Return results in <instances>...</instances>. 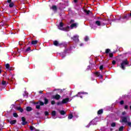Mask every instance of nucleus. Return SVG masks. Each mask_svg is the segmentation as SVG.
I'll use <instances>...</instances> for the list:
<instances>
[{
    "label": "nucleus",
    "instance_id": "a19ab883",
    "mask_svg": "<svg viewBox=\"0 0 131 131\" xmlns=\"http://www.w3.org/2000/svg\"><path fill=\"white\" fill-rule=\"evenodd\" d=\"M36 109H40V105H36Z\"/></svg>",
    "mask_w": 131,
    "mask_h": 131
},
{
    "label": "nucleus",
    "instance_id": "b1692460",
    "mask_svg": "<svg viewBox=\"0 0 131 131\" xmlns=\"http://www.w3.org/2000/svg\"><path fill=\"white\" fill-rule=\"evenodd\" d=\"M51 115L54 117L56 115V111H53L51 113Z\"/></svg>",
    "mask_w": 131,
    "mask_h": 131
},
{
    "label": "nucleus",
    "instance_id": "8fccbe9b",
    "mask_svg": "<svg viewBox=\"0 0 131 131\" xmlns=\"http://www.w3.org/2000/svg\"><path fill=\"white\" fill-rule=\"evenodd\" d=\"M19 46H22V45H23V43L21 41H19Z\"/></svg>",
    "mask_w": 131,
    "mask_h": 131
},
{
    "label": "nucleus",
    "instance_id": "f704fd0d",
    "mask_svg": "<svg viewBox=\"0 0 131 131\" xmlns=\"http://www.w3.org/2000/svg\"><path fill=\"white\" fill-rule=\"evenodd\" d=\"M37 42H38V40H34L33 41V45H37Z\"/></svg>",
    "mask_w": 131,
    "mask_h": 131
},
{
    "label": "nucleus",
    "instance_id": "c756f323",
    "mask_svg": "<svg viewBox=\"0 0 131 131\" xmlns=\"http://www.w3.org/2000/svg\"><path fill=\"white\" fill-rule=\"evenodd\" d=\"M43 105H45V103L41 101H39V105L43 106Z\"/></svg>",
    "mask_w": 131,
    "mask_h": 131
},
{
    "label": "nucleus",
    "instance_id": "2f4dec72",
    "mask_svg": "<svg viewBox=\"0 0 131 131\" xmlns=\"http://www.w3.org/2000/svg\"><path fill=\"white\" fill-rule=\"evenodd\" d=\"M80 94H82V95H85V94L88 95V93H86V92H79V93H78V95H79Z\"/></svg>",
    "mask_w": 131,
    "mask_h": 131
},
{
    "label": "nucleus",
    "instance_id": "f257e3e1",
    "mask_svg": "<svg viewBox=\"0 0 131 131\" xmlns=\"http://www.w3.org/2000/svg\"><path fill=\"white\" fill-rule=\"evenodd\" d=\"M64 26V24L62 22L59 23V25L58 26V29L60 30H62V31H69V29H70V27L67 26L66 28H62Z\"/></svg>",
    "mask_w": 131,
    "mask_h": 131
},
{
    "label": "nucleus",
    "instance_id": "39448f33",
    "mask_svg": "<svg viewBox=\"0 0 131 131\" xmlns=\"http://www.w3.org/2000/svg\"><path fill=\"white\" fill-rule=\"evenodd\" d=\"M75 42H78L79 41V39H78V36H74L73 37L71 38Z\"/></svg>",
    "mask_w": 131,
    "mask_h": 131
},
{
    "label": "nucleus",
    "instance_id": "774afa93",
    "mask_svg": "<svg viewBox=\"0 0 131 131\" xmlns=\"http://www.w3.org/2000/svg\"><path fill=\"white\" fill-rule=\"evenodd\" d=\"M36 104H38V102H36Z\"/></svg>",
    "mask_w": 131,
    "mask_h": 131
},
{
    "label": "nucleus",
    "instance_id": "680f3d73",
    "mask_svg": "<svg viewBox=\"0 0 131 131\" xmlns=\"http://www.w3.org/2000/svg\"><path fill=\"white\" fill-rule=\"evenodd\" d=\"M1 73H2V70L1 69H0V74H1Z\"/></svg>",
    "mask_w": 131,
    "mask_h": 131
},
{
    "label": "nucleus",
    "instance_id": "c03bdc74",
    "mask_svg": "<svg viewBox=\"0 0 131 131\" xmlns=\"http://www.w3.org/2000/svg\"><path fill=\"white\" fill-rule=\"evenodd\" d=\"M112 64L113 65H115V64H116V61L115 60H113L112 61Z\"/></svg>",
    "mask_w": 131,
    "mask_h": 131
},
{
    "label": "nucleus",
    "instance_id": "bb28decb",
    "mask_svg": "<svg viewBox=\"0 0 131 131\" xmlns=\"http://www.w3.org/2000/svg\"><path fill=\"white\" fill-rule=\"evenodd\" d=\"M111 126L112 127H115V126H116V123L115 122H113L112 124H111Z\"/></svg>",
    "mask_w": 131,
    "mask_h": 131
},
{
    "label": "nucleus",
    "instance_id": "f3484780",
    "mask_svg": "<svg viewBox=\"0 0 131 131\" xmlns=\"http://www.w3.org/2000/svg\"><path fill=\"white\" fill-rule=\"evenodd\" d=\"M44 104H45V105H48V104H49V99L46 97L44 98Z\"/></svg>",
    "mask_w": 131,
    "mask_h": 131
},
{
    "label": "nucleus",
    "instance_id": "4be33fe9",
    "mask_svg": "<svg viewBox=\"0 0 131 131\" xmlns=\"http://www.w3.org/2000/svg\"><path fill=\"white\" fill-rule=\"evenodd\" d=\"M97 114L98 115H100L101 114H103V109H101V110H99L98 112H97Z\"/></svg>",
    "mask_w": 131,
    "mask_h": 131
},
{
    "label": "nucleus",
    "instance_id": "09e8293b",
    "mask_svg": "<svg viewBox=\"0 0 131 131\" xmlns=\"http://www.w3.org/2000/svg\"><path fill=\"white\" fill-rule=\"evenodd\" d=\"M73 22H74V20L71 19V21H70V23H73Z\"/></svg>",
    "mask_w": 131,
    "mask_h": 131
},
{
    "label": "nucleus",
    "instance_id": "72a5a7b5",
    "mask_svg": "<svg viewBox=\"0 0 131 131\" xmlns=\"http://www.w3.org/2000/svg\"><path fill=\"white\" fill-rule=\"evenodd\" d=\"M109 57H110V58H113V53H109Z\"/></svg>",
    "mask_w": 131,
    "mask_h": 131
},
{
    "label": "nucleus",
    "instance_id": "a18cd8bd",
    "mask_svg": "<svg viewBox=\"0 0 131 131\" xmlns=\"http://www.w3.org/2000/svg\"><path fill=\"white\" fill-rule=\"evenodd\" d=\"M30 129L31 130H33V126H30Z\"/></svg>",
    "mask_w": 131,
    "mask_h": 131
},
{
    "label": "nucleus",
    "instance_id": "ea45409f",
    "mask_svg": "<svg viewBox=\"0 0 131 131\" xmlns=\"http://www.w3.org/2000/svg\"><path fill=\"white\" fill-rule=\"evenodd\" d=\"M55 104H56V101H55L54 100L51 101V104L52 105H55Z\"/></svg>",
    "mask_w": 131,
    "mask_h": 131
},
{
    "label": "nucleus",
    "instance_id": "5701e85b",
    "mask_svg": "<svg viewBox=\"0 0 131 131\" xmlns=\"http://www.w3.org/2000/svg\"><path fill=\"white\" fill-rule=\"evenodd\" d=\"M52 10H53V11H57V6H55V5L52 6Z\"/></svg>",
    "mask_w": 131,
    "mask_h": 131
},
{
    "label": "nucleus",
    "instance_id": "dca6fc26",
    "mask_svg": "<svg viewBox=\"0 0 131 131\" xmlns=\"http://www.w3.org/2000/svg\"><path fill=\"white\" fill-rule=\"evenodd\" d=\"M26 53H30L31 52V47H28L25 50Z\"/></svg>",
    "mask_w": 131,
    "mask_h": 131
},
{
    "label": "nucleus",
    "instance_id": "7c9ffc66",
    "mask_svg": "<svg viewBox=\"0 0 131 131\" xmlns=\"http://www.w3.org/2000/svg\"><path fill=\"white\" fill-rule=\"evenodd\" d=\"M124 127H123V126H121V127H120L119 128V131H123Z\"/></svg>",
    "mask_w": 131,
    "mask_h": 131
},
{
    "label": "nucleus",
    "instance_id": "5fc2aeb1",
    "mask_svg": "<svg viewBox=\"0 0 131 131\" xmlns=\"http://www.w3.org/2000/svg\"><path fill=\"white\" fill-rule=\"evenodd\" d=\"M74 3H75V4H76V3H77V0H74Z\"/></svg>",
    "mask_w": 131,
    "mask_h": 131
},
{
    "label": "nucleus",
    "instance_id": "e433bc0d",
    "mask_svg": "<svg viewBox=\"0 0 131 131\" xmlns=\"http://www.w3.org/2000/svg\"><path fill=\"white\" fill-rule=\"evenodd\" d=\"M103 68H104V66L103 65H101L99 67L100 70H103Z\"/></svg>",
    "mask_w": 131,
    "mask_h": 131
},
{
    "label": "nucleus",
    "instance_id": "412c9836",
    "mask_svg": "<svg viewBox=\"0 0 131 131\" xmlns=\"http://www.w3.org/2000/svg\"><path fill=\"white\" fill-rule=\"evenodd\" d=\"M121 19H126V20H128V18H127V15H122L121 17Z\"/></svg>",
    "mask_w": 131,
    "mask_h": 131
},
{
    "label": "nucleus",
    "instance_id": "aec40b11",
    "mask_svg": "<svg viewBox=\"0 0 131 131\" xmlns=\"http://www.w3.org/2000/svg\"><path fill=\"white\" fill-rule=\"evenodd\" d=\"M59 113L61 115H65V114H66V112H65V111H59Z\"/></svg>",
    "mask_w": 131,
    "mask_h": 131
},
{
    "label": "nucleus",
    "instance_id": "13d9d810",
    "mask_svg": "<svg viewBox=\"0 0 131 131\" xmlns=\"http://www.w3.org/2000/svg\"><path fill=\"white\" fill-rule=\"evenodd\" d=\"M31 45H33V40H32L31 41Z\"/></svg>",
    "mask_w": 131,
    "mask_h": 131
},
{
    "label": "nucleus",
    "instance_id": "f8f14e48",
    "mask_svg": "<svg viewBox=\"0 0 131 131\" xmlns=\"http://www.w3.org/2000/svg\"><path fill=\"white\" fill-rule=\"evenodd\" d=\"M16 110H17L19 112H21V113H23V112H24V110H23V108H22V107H21L20 106L17 107L16 108Z\"/></svg>",
    "mask_w": 131,
    "mask_h": 131
},
{
    "label": "nucleus",
    "instance_id": "20e7f679",
    "mask_svg": "<svg viewBox=\"0 0 131 131\" xmlns=\"http://www.w3.org/2000/svg\"><path fill=\"white\" fill-rule=\"evenodd\" d=\"M21 124L22 125H26L28 123V122L26 121V118L24 117H21Z\"/></svg>",
    "mask_w": 131,
    "mask_h": 131
},
{
    "label": "nucleus",
    "instance_id": "1a4fd4ad",
    "mask_svg": "<svg viewBox=\"0 0 131 131\" xmlns=\"http://www.w3.org/2000/svg\"><path fill=\"white\" fill-rule=\"evenodd\" d=\"M69 102V98H64L62 100V104H66Z\"/></svg>",
    "mask_w": 131,
    "mask_h": 131
},
{
    "label": "nucleus",
    "instance_id": "4c0bfd02",
    "mask_svg": "<svg viewBox=\"0 0 131 131\" xmlns=\"http://www.w3.org/2000/svg\"><path fill=\"white\" fill-rule=\"evenodd\" d=\"M62 104H63V103H62V101H59L57 103V105H58V106L60 105H62Z\"/></svg>",
    "mask_w": 131,
    "mask_h": 131
},
{
    "label": "nucleus",
    "instance_id": "0eeeda50",
    "mask_svg": "<svg viewBox=\"0 0 131 131\" xmlns=\"http://www.w3.org/2000/svg\"><path fill=\"white\" fill-rule=\"evenodd\" d=\"M5 67H6V69H7V70H9V71H12V70H13L12 68L10 67V64H9V63H7L5 65Z\"/></svg>",
    "mask_w": 131,
    "mask_h": 131
},
{
    "label": "nucleus",
    "instance_id": "864d4df0",
    "mask_svg": "<svg viewBox=\"0 0 131 131\" xmlns=\"http://www.w3.org/2000/svg\"><path fill=\"white\" fill-rule=\"evenodd\" d=\"M128 17H131V11L129 14H128Z\"/></svg>",
    "mask_w": 131,
    "mask_h": 131
},
{
    "label": "nucleus",
    "instance_id": "c9c22d12",
    "mask_svg": "<svg viewBox=\"0 0 131 131\" xmlns=\"http://www.w3.org/2000/svg\"><path fill=\"white\" fill-rule=\"evenodd\" d=\"M90 39V38H89L88 36H86L84 38V40L85 41H88V40H89Z\"/></svg>",
    "mask_w": 131,
    "mask_h": 131
},
{
    "label": "nucleus",
    "instance_id": "37998d69",
    "mask_svg": "<svg viewBox=\"0 0 131 131\" xmlns=\"http://www.w3.org/2000/svg\"><path fill=\"white\" fill-rule=\"evenodd\" d=\"M124 109H125L126 110H127V109H128V105H125Z\"/></svg>",
    "mask_w": 131,
    "mask_h": 131
},
{
    "label": "nucleus",
    "instance_id": "a878e982",
    "mask_svg": "<svg viewBox=\"0 0 131 131\" xmlns=\"http://www.w3.org/2000/svg\"><path fill=\"white\" fill-rule=\"evenodd\" d=\"M73 118V115L72 114L69 115L68 116L69 119H72Z\"/></svg>",
    "mask_w": 131,
    "mask_h": 131
},
{
    "label": "nucleus",
    "instance_id": "603ef678",
    "mask_svg": "<svg viewBox=\"0 0 131 131\" xmlns=\"http://www.w3.org/2000/svg\"><path fill=\"white\" fill-rule=\"evenodd\" d=\"M39 94H42V91H39Z\"/></svg>",
    "mask_w": 131,
    "mask_h": 131
},
{
    "label": "nucleus",
    "instance_id": "2eb2a0df",
    "mask_svg": "<svg viewBox=\"0 0 131 131\" xmlns=\"http://www.w3.org/2000/svg\"><path fill=\"white\" fill-rule=\"evenodd\" d=\"M84 12L85 13L86 15H90V14H92V11H91V10L84 9Z\"/></svg>",
    "mask_w": 131,
    "mask_h": 131
},
{
    "label": "nucleus",
    "instance_id": "ddd939ff",
    "mask_svg": "<svg viewBox=\"0 0 131 131\" xmlns=\"http://www.w3.org/2000/svg\"><path fill=\"white\" fill-rule=\"evenodd\" d=\"M77 25H78V24L74 23L71 25L70 27L71 29H73V28H76L77 27Z\"/></svg>",
    "mask_w": 131,
    "mask_h": 131
},
{
    "label": "nucleus",
    "instance_id": "e2e57ef3",
    "mask_svg": "<svg viewBox=\"0 0 131 131\" xmlns=\"http://www.w3.org/2000/svg\"><path fill=\"white\" fill-rule=\"evenodd\" d=\"M91 123H92V122H90V123H89V126H88V127L90 126V125H91Z\"/></svg>",
    "mask_w": 131,
    "mask_h": 131
},
{
    "label": "nucleus",
    "instance_id": "473e14b6",
    "mask_svg": "<svg viewBox=\"0 0 131 131\" xmlns=\"http://www.w3.org/2000/svg\"><path fill=\"white\" fill-rule=\"evenodd\" d=\"M45 116H48L49 115V112L46 111L44 113Z\"/></svg>",
    "mask_w": 131,
    "mask_h": 131
},
{
    "label": "nucleus",
    "instance_id": "69168bd1",
    "mask_svg": "<svg viewBox=\"0 0 131 131\" xmlns=\"http://www.w3.org/2000/svg\"><path fill=\"white\" fill-rule=\"evenodd\" d=\"M130 110H131V105L130 106Z\"/></svg>",
    "mask_w": 131,
    "mask_h": 131
},
{
    "label": "nucleus",
    "instance_id": "052dcab7",
    "mask_svg": "<svg viewBox=\"0 0 131 131\" xmlns=\"http://www.w3.org/2000/svg\"><path fill=\"white\" fill-rule=\"evenodd\" d=\"M80 98H81V99H82V96L80 95Z\"/></svg>",
    "mask_w": 131,
    "mask_h": 131
},
{
    "label": "nucleus",
    "instance_id": "4468645a",
    "mask_svg": "<svg viewBox=\"0 0 131 131\" xmlns=\"http://www.w3.org/2000/svg\"><path fill=\"white\" fill-rule=\"evenodd\" d=\"M1 84L4 86V88H6L7 86V81L5 80H3L2 82H1Z\"/></svg>",
    "mask_w": 131,
    "mask_h": 131
},
{
    "label": "nucleus",
    "instance_id": "de8ad7c7",
    "mask_svg": "<svg viewBox=\"0 0 131 131\" xmlns=\"http://www.w3.org/2000/svg\"><path fill=\"white\" fill-rule=\"evenodd\" d=\"M125 114H126V113L125 112H123L122 113V115H125Z\"/></svg>",
    "mask_w": 131,
    "mask_h": 131
},
{
    "label": "nucleus",
    "instance_id": "9b49d317",
    "mask_svg": "<svg viewBox=\"0 0 131 131\" xmlns=\"http://www.w3.org/2000/svg\"><path fill=\"white\" fill-rule=\"evenodd\" d=\"M122 122H124V123H126V122H127V117H122Z\"/></svg>",
    "mask_w": 131,
    "mask_h": 131
},
{
    "label": "nucleus",
    "instance_id": "6ab92c4d",
    "mask_svg": "<svg viewBox=\"0 0 131 131\" xmlns=\"http://www.w3.org/2000/svg\"><path fill=\"white\" fill-rule=\"evenodd\" d=\"M26 110L28 112H30V111H32V108L30 106H28L26 107Z\"/></svg>",
    "mask_w": 131,
    "mask_h": 131
},
{
    "label": "nucleus",
    "instance_id": "9d476101",
    "mask_svg": "<svg viewBox=\"0 0 131 131\" xmlns=\"http://www.w3.org/2000/svg\"><path fill=\"white\" fill-rule=\"evenodd\" d=\"M53 45L54 46H55V47H60L61 44L59 43V42H58L57 40H55L53 41Z\"/></svg>",
    "mask_w": 131,
    "mask_h": 131
},
{
    "label": "nucleus",
    "instance_id": "bf43d9fd",
    "mask_svg": "<svg viewBox=\"0 0 131 131\" xmlns=\"http://www.w3.org/2000/svg\"><path fill=\"white\" fill-rule=\"evenodd\" d=\"M80 46V47H82V46H83V44L81 43Z\"/></svg>",
    "mask_w": 131,
    "mask_h": 131
},
{
    "label": "nucleus",
    "instance_id": "4d7b16f0",
    "mask_svg": "<svg viewBox=\"0 0 131 131\" xmlns=\"http://www.w3.org/2000/svg\"><path fill=\"white\" fill-rule=\"evenodd\" d=\"M36 114H37V115H39V114H40V113H39V112H37Z\"/></svg>",
    "mask_w": 131,
    "mask_h": 131
},
{
    "label": "nucleus",
    "instance_id": "f03ea898",
    "mask_svg": "<svg viewBox=\"0 0 131 131\" xmlns=\"http://www.w3.org/2000/svg\"><path fill=\"white\" fill-rule=\"evenodd\" d=\"M129 64V62L127 61V59H124L122 60V62L121 63L120 68L122 70H125V67L126 65H128Z\"/></svg>",
    "mask_w": 131,
    "mask_h": 131
},
{
    "label": "nucleus",
    "instance_id": "6e6552de",
    "mask_svg": "<svg viewBox=\"0 0 131 131\" xmlns=\"http://www.w3.org/2000/svg\"><path fill=\"white\" fill-rule=\"evenodd\" d=\"M95 75H96V76H97V77H99V78H103V75H101V74H100L99 72H96L95 73Z\"/></svg>",
    "mask_w": 131,
    "mask_h": 131
},
{
    "label": "nucleus",
    "instance_id": "c85d7f7f",
    "mask_svg": "<svg viewBox=\"0 0 131 131\" xmlns=\"http://www.w3.org/2000/svg\"><path fill=\"white\" fill-rule=\"evenodd\" d=\"M13 117H15L16 118H17V117H18V114H17L16 113H14L13 114Z\"/></svg>",
    "mask_w": 131,
    "mask_h": 131
},
{
    "label": "nucleus",
    "instance_id": "423d86ee",
    "mask_svg": "<svg viewBox=\"0 0 131 131\" xmlns=\"http://www.w3.org/2000/svg\"><path fill=\"white\" fill-rule=\"evenodd\" d=\"M53 98L55 99V100H60V99H61V96H60L59 94H56L53 96Z\"/></svg>",
    "mask_w": 131,
    "mask_h": 131
},
{
    "label": "nucleus",
    "instance_id": "7ed1b4c3",
    "mask_svg": "<svg viewBox=\"0 0 131 131\" xmlns=\"http://www.w3.org/2000/svg\"><path fill=\"white\" fill-rule=\"evenodd\" d=\"M103 21H106V19L105 18H103L100 20V21L96 20L95 21V24L97 25V26H101V25H106V24L103 23Z\"/></svg>",
    "mask_w": 131,
    "mask_h": 131
},
{
    "label": "nucleus",
    "instance_id": "338daca9",
    "mask_svg": "<svg viewBox=\"0 0 131 131\" xmlns=\"http://www.w3.org/2000/svg\"><path fill=\"white\" fill-rule=\"evenodd\" d=\"M24 97H25V94H24Z\"/></svg>",
    "mask_w": 131,
    "mask_h": 131
},
{
    "label": "nucleus",
    "instance_id": "cd10ccee",
    "mask_svg": "<svg viewBox=\"0 0 131 131\" xmlns=\"http://www.w3.org/2000/svg\"><path fill=\"white\" fill-rule=\"evenodd\" d=\"M111 50L109 49H107L105 50V54H109L110 53Z\"/></svg>",
    "mask_w": 131,
    "mask_h": 131
},
{
    "label": "nucleus",
    "instance_id": "49530a36",
    "mask_svg": "<svg viewBox=\"0 0 131 131\" xmlns=\"http://www.w3.org/2000/svg\"><path fill=\"white\" fill-rule=\"evenodd\" d=\"M7 3H8V4H11V3H12V0H7Z\"/></svg>",
    "mask_w": 131,
    "mask_h": 131
},
{
    "label": "nucleus",
    "instance_id": "79ce46f5",
    "mask_svg": "<svg viewBox=\"0 0 131 131\" xmlns=\"http://www.w3.org/2000/svg\"><path fill=\"white\" fill-rule=\"evenodd\" d=\"M120 105H123L124 104V101L123 100H121L120 102Z\"/></svg>",
    "mask_w": 131,
    "mask_h": 131
},
{
    "label": "nucleus",
    "instance_id": "58836bf2",
    "mask_svg": "<svg viewBox=\"0 0 131 131\" xmlns=\"http://www.w3.org/2000/svg\"><path fill=\"white\" fill-rule=\"evenodd\" d=\"M127 125H128V126H130V127H131V122H126Z\"/></svg>",
    "mask_w": 131,
    "mask_h": 131
},
{
    "label": "nucleus",
    "instance_id": "0e129e2a",
    "mask_svg": "<svg viewBox=\"0 0 131 131\" xmlns=\"http://www.w3.org/2000/svg\"><path fill=\"white\" fill-rule=\"evenodd\" d=\"M0 131H3V130H2V129L0 128Z\"/></svg>",
    "mask_w": 131,
    "mask_h": 131
},
{
    "label": "nucleus",
    "instance_id": "393cba45",
    "mask_svg": "<svg viewBox=\"0 0 131 131\" xmlns=\"http://www.w3.org/2000/svg\"><path fill=\"white\" fill-rule=\"evenodd\" d=\"M14 6V2H11V3L9 4V8H13Z\"/></svg>",
    "mask_w": 131,
    "mask_h": 131
},
{
    "label": "nucleus",
    "instance_id": "3c124183",
    "mask_svg": "<svg viewBox=\"0 0 131 131\" xmlns=\"http://www.w3.org/2000/svg\"><path fill=\"white\" fill-rule=\"evenodd\" d=\"M75 97H78V94H77L76 95H74V96H73V98H74Z\"/></svg>",
    "mask_w": 131,
    "mask_h": 131
},
{
    "label": "nucleus",
    "instance_id": "a211bd4d",
    "mask_svg": "<svg viewBox=\"0 0 131 131\" xmlns=\"http://www.w3.org/2000/svg\"><path fill=\"white\" fill-rule=\"evenodd\" d=\"M10 124H15L17 122V120H11L10 122Z\"/></svg>",
    "mask_w": 131,
    "mask_h": 131
},
{
    "label": "nucleus",
    "instance_id": "6e6d98bb",
    "mask_svg": "<svg viewBox=\"0 0 131 131\" xmlns=\"http://www.w3.org/2000/svg\"><path fill=\"white\" fill-rule=\"evenodd\" d=\"M25 94L26 96H28V93H27L26 92H25Z\"/></svg>",
    "mask_w": 131,
    "mask_h": 131
}]
</instances>
